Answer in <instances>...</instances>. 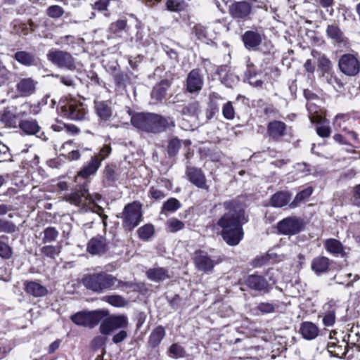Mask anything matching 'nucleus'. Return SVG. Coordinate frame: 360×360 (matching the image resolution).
<instances>
[{
    "label": "nucleus",
    "instance_id": "obj_1",
    "mask_svg": "<svg viewBox=\"0 0 360 360\" xmlns=\"http://www.w3.org/2000/svg\"><path fill=\"white\" fill-rule=\"evenodd\" d=\"M223 214L216 224L220 235L229 245H237L243 238V224L247 222L245 212L233 200L226 201L220 205Z\"/></svg>",
    "mask_w": 360,
    "mask_h": 360
},
{
    "label": "nucleus",
    "instance_id": "obj_2",
    "mask_svg": "<svg viewBox=\"0 0 360 360\" xmlns=\"http://www.w3.org/2000/svg\"><path fill=\"white\" fill-rule=\"evenodd\" d=\"M133 126L142 131L160 133L170 127H174V121L170 117H164L154 113H139L131 117Z\"/></svg>",
    "mask_w": 360,
    "mask_h": 360
},
{
    "label": "nucleus",
    "instance_id": "obj_3",
    "mask_svg": "<svg viewBox=\"0 0 360 360\" xmlns=\"http://www.w3.org/2000/svg\"><path fill=\"white\" fill-rule=\"evenodd\" d=\"M117 279L113 276L101 272L86 275L82 280L83 285L95 292H102L115 284Z\"/></svg>",
    "mask_w": 360,
    "mask_h": 360
},
{
    "label": "nucleus",
    "instance_id": "obj_4",
    "mask_svg": "<svg viewBox=\"0 0 360 360\" xmlns=\"http://www.w3.org/2000/svg\"><path fill=\"white\" fill-rule=\"evenodd\" d=\"M141 205L134 202L127 205L122 213V226L128 231L133 230L142 220Z\"/></svg>",
    "mask_w": 360,
    "mask_h": 360
},
{
    "label": "nucleus",
    "instance_id": "obj_5",
    "mask_svg": "<svg viewBox=\"0 0 360 360\" xmlns=\"http://www.w3.org/2000/svg\"><path fill=\"white\" fill-rule=\"evenodd\" d=\"M107 316L104 310H94L91 311H79L71 316L72 321L77 326L94 328Z\"/></svg>",
    "mask_w": 360,
    "mask_h": 360
},
{
    "label": "nucleus",
    "instance_id": "obj_6",
    "mask_svg": "<svg viewBox=\"0 0 360 360\" xmlns=\"http://www.w3.org/2000/svg\"><path fill=\"white\" fill-rule=\"evenodd\" d=\"M46 56L47 59L52 64L59 68H65L69 70H73L76 68L75 58L67 51L52 49L49 51Z\"/></svg>",
    "mask_w": 360,
    "mask_h": 360
},
{
    "label": "nucleus",
    "instance_id": "obj_7",
    "mask_svg": "<svg viewBox=\"0 0 360 360\" xmlns=\"http://www.w3.org/2000/svg\"><path fill=\"white\" fill-rule=\"evenodd\" d=\"M61 110L64 116L72 120H82L86 115L84 105L74 99L63 101Z\"/></svg>",
    "mask_w": 360,
    "mask_h": 360
},
{
    "label": "nucleus",
    "instance_id": "obj_8",
    "mask_svg": "<svg viewBox=\"0 0 360 360\" xmlns=\"http://www.w3.org/2000/svg\"><path fill=\"white\" fill-rule=\"evenodd\" d=\"M128 326V318L125 315L112 316L105 319L100 326V332L109 335L112 331L125 328Z\"/></svg>",
    "mask_w": 360,
    "mask_h": 360
},
{
    "label": "nucleus",
    "instance_id": "obj_9",
    "mask_svg": "<svg viewBox=\"0 0 360 360\" xmlns=\"http://www.w3.org/2000/svg\"><path fill=\"white\" fill-rule=\"evenodd\" d=\"M339 68L344 74L354 76L359 72L360 61L352 54H345L339 60Z\"/></svg>",
    "mask_w": 360,
    "mask_h": 360
},
{
    "label": "nucleus",
    "instance_id": "obj_10",
    "mask_svg": "<svg viewBox=\"0 0 360 360\" xmlns=\"http://www.w3.org/2000/svg\"><path fill=\"white\" fill-rule=\"evenodd\" d=\"M67 201L78 206L86 207L89 209H91V205H94L95 200L89 193V191L85 185L79 191H77L70 195L67 198Z\"/></svg>",
    "mask_w": 360,
    "mask_h": 360
},
{
    "label": "nucleus",
    "instance_id": "obj_11",
    "mask_svg": "<svg viewBox=\"0 0 360 360\" xmlns=\"http://www.w3.org/2000/svg\"><path fill=\"white\" fill-rule=\"evenodd\" d=\"M38 82L32 77L20 78L16 83V91L20 96L28 97L33 95L37 89Z\"/></svg>",
    "mask_w": 360,
    "mask_h": 360
},
{
    "label": "nucleus",
    "instance_id": "obj_12",
    "mask_svg": "<svg viewBox=\"0 0 360 360\" xmlns=\"http://www.w3.org/2000/svg\"><path fill=\"white\" fill-rule=\"evenodd\" d=\"M278 231L285 235H294L300 231L302 227V222L295 217H288L281 221L278 224Z\"/></svg>",
    "mask_w": 360,
    "mask_h": 360
},
{
    "label": "nucleus",
    "instance_id": "obj_13",
    "mask_svg": "<svg viewBox=\"0 0 360 360\" xmlns=\"http://www.w3.org/2000/svg\"><path fill=\"white\" fill-rule=\"evenodd\" d=\"M193 262L198 270L206 273L211 272L216 264V262L207 253L202 251H196L195 252Z\"/></svg>",
    "mask_w": 360,
    "mask_h": 360
},
{
    "label": "nucleus",
    "instance_id": "obj_14",
    "mask_svg": "<svg viewBox=\"0 0 360 360\" xmlns=\"http://www.w3.org/2000/svg\"><path fill=\"white\" fill-rule=\"evenodd\" d=\"M203 84V77L200 74L198 70H192L188 73L186 79V89L189 93L200 91L202 88Z\"/></svg>",
    "mask_w": 360,
    "mask_h": 360
},
{
    "label": "nucleus",
    "instance_id": "obj_15",
    "mask_svg": "<svg viewBox=\"0 0 360 360\" xmlns=\"http://www.w3.org/2000/svg\"><path fill=\"white\" fill-rule=\"evenodd\" d=\"M107 248L105 238L103 236H97L88 242L86 250L92 255H100L106 252Z\"/></svg>",
    "mask_w": 360,
    "mask_h": 360
},
{
    "label": "nucleus",
    "instance_id": "obj_16",
    "mask_svg": "<svg viewBox=\"0 0 360 360\" xmlns=\"http://www.w3.org/2000/svg\"><path fill=\"white\" fill-rule=\"evenodd\" d=\"M251 5L247 1H236L229 7L230 14L235 18H245L251 13Z\"/></svg>",
    "mask_w": 360,
    "mask_h": 360
},
{
    "label": "nucleus",
    "instance_id": "obj_17",
    "mask_svg": "<svg viewBox=\"0 0 360 360\" xmlns=\"http://www.w3.org/2000/svg\"><path fill=\"white\" fill-rule=\"evenodd\" d=\"M94 108L101 121H108L112 116V110L108 101H95Z\"/></svg>",
    "mask_w": 360,
    "mask_h": 360
},
{
    "label": "nucleus",
    "instance_id": "obj_18",
    "mask_svg": "<svg viewBox=\"0 0 360 360\" xmlns=\"http://www.w3.org/2000/svg\"><path fill=\"white\" fill-rule=\"evenodd\" d=\"M324 316L323 323L327 327L333 326L335 322V312L338 308L337 302L330 300L323 305Z\"/></svg>",
    "mask_w": 360,
    "mask_h": 360
},
{
    "label": "nucleus",
    "instance_id": "obj_19",
    "mask_svg": "<svg viewBox=\"0 0 360 360\" xmlns=\"http://www.w3.org/2000/svg\"><path fill=\"white\" fill-rule=\"evenodd\" d=\"M245 284L251 289L257 291H266L268 290V283L266 279L259 275L252 274L247 277Z\"/></svg>",
    "mask_w": 360,
    "mask_h": 360
},
{
    "label": "nucleus",
    "instance_id": "obj_20",
    "mask_svg": "<svg viewBox=\"0 0 360 360\" xmlns=\"http://www.w3.org/2000/svg\"><path fill=\"white\" fill-rule=\"evenodd\" d=\"M242 39L245 48L249 50H255L262 40L261 34L254 31H246L243 34Z\"/></svg>",
    "mask_w": 360,
    "mask_h": 360
},
{
    "label": "nucleus",
    "instance_id": "obj_21",
    "mask_svg": "<svg viewBox=\"0 0 360 360\" xmlns=\"http://www.w3.org/2000/svg\"><path fill=\"white\" fill-rule=\"evenodd\" d=\"M324 248L330 254L342 257L346 255L345 248L342 243L335 238L326 239L323 243Z\"/></svg>",
    "mask_w": 360,
    "mask_h": 360
},
{
    "label": "nucleus",
    "instance_id": "obj_22",
    "mask_svg": "<svg viewBox=\"0 0 360 360\" xmlns=\"http://www.w3.org/2000/svg\"><path fill=\"white\" fill-rule=\"evenodd\" d=\"M24 286L27 293L36 297H44L48 293L47 288L37 281H25Z\"/></svg>",
    "mask_w": 360,
    "mask_h": 360
},
{
    "label": "nucleus",
    "instance_id": "obj_23",
    "mask_svg": "<svg viewBox=\"0 0 360 360\" xmlns=\"http://www.w3.org/2000/svg\"><path fill=\"white\" fill-rule=\"evenodd\" d=\"M101 160L98 156H92L89 163L84 166L78 172V176L87 178L89 176L94 175L101 166Z\"/></svg>",
    "mask_w": 360,
    "mask_h": 360
},
{
    "label": "nucleus",
    "instance_id": "obj_24",
    "mask_svg": "<svg viewBox=\"0 0 360 360\" xmlns=\"http://www.w3.org/2000/svg\"><path fill=\"white\" fill-rule=\"evenodd\" d=\"M330 264V261L328 257L319 256L312 259L311 268L316 275H320L328 271Z\"/></svg>",
    "mask_w": 360,
    "mask_h": 360
},
{
    "label": "nucleus",
    "instance_id": "obj_25",
    "mask_svg": "<svg viewBox=\"0 0 360 360\" xmlns=\"http://www.w3.org/2000/svg\"><path fill=\"white\" fill-rule=\"evenodd\" d=\"M189 180L197 187L207 189L206 179L201 170L196 168H189L187 172Z\"/></svg>",
    "mask_w": 360,
    "mask_h": 360
},
{
    "label": "nucleus",
    "instance_id": "obj_26",
    "mask_svg": "<svg viewBox=\"0 0 360 360\" xmlns=\"http://www.w3.org/2000/svg\"><path fill=\"white\" fill-rule=\"evenodd\" d=\"M286 125L280 121H274L269 123L267 131L270 137L275 140L279 139L285 134Z\"/></svg>",
    "mask_w": 360,
    "mask_h": 360
},
{
    "label": "nucleus",
    "instance_id": "obj_27",
    "mask_svg": "<svg viewBox=\"0 0 360 360\" xmlns=\"http://www.w3.org/2000/svg\"><path fill=\"white\" fill-rule=\"evenodd\" d=\"M300 331L302 337L309 340L315 339L319 333V328L316 325L309 321L303 322L301 324Z\"/></svg>",
    "mask_w": 360,
    "mask_h": 360
},
{
    "label": "nucleus",
    "instance_id": "obj_28",
    "mask_svg": "<svg viewBox=\"0 0 360 360\" xmlns=\"http://www.w3.org/2000/svg\"><path fill=\"white\" fill-rule=\"evenodd\" d=\"M146 274L148 278L154 282L162 281L169 277L167 270L162 267L149 269Z\"/></svg>",
    "mask_w": 360,
    "mask_h": 360
},
{
    "label": "nucleus",
    "instance_id": "obj_29",
    "mask_svg": "<svg viewBox=\"0 0 360 360\" xmlns=\"http://www.w3.org/2000/svg\"><path fill=\"white\" fill-rule=\"evenodd\" d=\"M165 335V330L162 326L156 327L150 333L148 338V345L155 348L160 345Z\"/></svg>",
    "mask_w": 360,
    "mask_h": 360
},
{
    "label": "nucleus",
    "instance_id": "obj_30",
    "mask_svg": "<svg viewBox=\"0 0 360 360\" xmlns=\"http://www.w3.org/2000/svg\"><path fill=\"white\" fill-rule=\"evenodd\" d=\"M168 87L169 83L167 81H163L154 86L151 92L152 99L155 100V102L162 101L166 96Z\"/></svg>",
    "mask_w": 360,
    "mask_h": 360
},
{
    "label": "nucleus",
    "instance_id": "obj_31",
    "mask_svg": "<svg viewBox=\"0 0 360 360\" xmlns=\"http://www.w3.org/2000/svg\"><path fill=\"white\" fill-rule=\"evenodd\" d=\"M327 36L335 43H343L345 37L341 30L336 25H330L326 29Z\"/></svg>",
    "mask_w": 360,
    "mask_h": 360
},
{
    "label": "nucleus",
    "instance_id": "obj_32",
    "mask_svg": "<svg viewBox=\"0 0 360 360\" xmlns=\"http://www.w3.org/2000/svg\"><path fill=\"white\" fill-rule=\"evenodd\" d=\"M20 128L27 134H37L40 127L36 120H22L19 123Z\"/></svg>",
    "mask_w": 360,
    "mask_h": 360
},
{
    "label": "nucleus",
    "instance_id": "obj_33",
    "mask_svg": "<svg viewBox=\"0 0 360 360\" xmlns=\"http://www.w3.org/2000/svg\"><path fill=\"white\" fill-rule=\"evenodd\" d=\"M290 199V195L286 192L275 193L271 199V204L275 207H282L288 204Z\"/></svg>",
    "mask_w": 360,
    "mask_h": 360
},
{
    "label": "nucleus",
    "instance_id": "obj_34",
    "mask_svg": "<svg viewBox=\"0 0 360 360\" xmlns=\"http://www.w3.org/2000/svg\"><path fill=\"white\" fill-rule=\"evenodd\" d=\"M15 59L20 64L30 66L34 63V56L26 51H18L15 53Z\"/></svg>",
    "mask_w": 360,
    "mask_h": 360
},
{
    "label": "nucleus",
    "instance_id": "obj_35",
    "mask_svg": "<svg viewBox=\"0 0 360 360\" xmlns=\"http://www.w3.org/2000/svg\"><path fill=\"white\" fill-rule=\"evenodd\" d=\"M61 248V245H44L40 249V252L43 256L53 259L59 255Z\"/></svg>",
    "mask_w": 360,
    "mask_h": 360
},
{
    "label": "nucleus",
    "instance_id": "obj_36",
    "mask_svg": "<svg viewBox=\"0 0 360 360\" xmlns=\"http://www.w3.org/2000/svg\"><path fill=\"white\" fill-rule=\"evenodd\" d=\"M42 242L44 243H50L56 241L59 232L53 226H49L43 231Z\"/></svg>",
    "mask_w": 360,
    "mask_h": 360
},
{
    "label": "nucleus",
    "instance_id": "obj_37",
    "mask_svg": "<svg viewBox=\"0 0 360 360\" xmlns=\"http://www.w3.org/2000/svg\"><path fill=\"white\" fill-rule=\"evenodd\" d=\"M199 111V103L197 102H193L188 103L187 105L184 106L181 110V113L185 117H195L198 116Z\"/></svg>",
    "mask_w": 360,
    "mask_h": 360
},
{
    "label": "nucleus",
    "instance_id": "obj_38",
    "mask_svg": "<svg viewBox=\"0 0 360 360\" xmlns=\"http://www.w3.org/2000/svg\"><path fill=\"white\" fill-rule=\"evenodd\" d=\"M154 226L152 224H148L140 227L137 230V233L141 240H147L154 234Z\"/></svg>",
    "mask_w": 360,
    "mask_h": 360
},
{
    "label": "nucleus",
    "instance_id": "obj_39",
    "mask_svg": "<svg viewBox=\"0 0 360 360\" xmlns=\"http://www.w3.org/2000/svg\"><path fill=\"white\" fill-rule=\"evenodd\" d=\"M16 115L11 110H5L0 117V120L10 127L16 124Z\"/></svg>",
    "mask_w": 360,
    "mask_h": 360
},
{
    "label": "nucleus",
    "instance_id": "obj_40",
    "mask_svg": "<svg viewBox=\"0 0 360 360\" xmlns=\"http://www.w3.org/2000/svg\"><path fill=\"white\" fill-rule=\"evenodd\" d=\"M166 5L167 9L170 11H180L187 6L184 0H167Z\"/></svg>",
    "mask_w": 360,
    "mask_h": 360
},
{
    "label": "nucleus",
    "instance_id": "obj_41",
    "mask_svg": "<svg viewBox=\"0 0 360 360\" xmlns=\"http://www.w3.org/2000/svg\"><path fill=\"white\" fill-rule=\"evenodd\" d=\"M313 192V189L311 187H308L304 190H302L301 192L298 193L293 202L291 203L292 207H296L298 205L299 203L302 202L304 200L309 197Z\"/></svg>",
    "mask_w": 360,
    "mask_h": 360
},
{
    "label": "nucleus",
    "instance_id": "obj_42",
    "mask_svg": "<svg viewBox=\"0 0 360 360\" xmlns=\"http://www.w3.org/2000/svg\"><path fill=\"white\" fill-rule=\"evenodd\" d=\"M65 13L64 9L58 5H52L47 8L46 14L54 19L60 18Z\"/></svg>",
    "mask_w": 360,
    "mask_h": 360
},
{
    "label": "nucleus",
    "instance_id": "obj_43",
    "mask_svg": "<svg viewBox=\"0 0 360 360\" xmlns=\"http://www.w3.org/2000/svg\"><path fill=\"white\" fill-rule=\"evenodd\" d=\"M167 229L170 232H176L184 227V224L177 219H170L166 224Z\"/></svg>",
    "mask_w": 360,
    "mask_h": 360
},
{
    "label": "nucleus",
    "instance_id": "obj_44",
    "mask_svg": "<svg viewBox=\"0 0 360 360\" xmlns=\"http://www.w3.org/2000/svg\"><path fill=\"white\" fill-rule=\"evenodd\" d=\"M181 148V141L177 138L172 139L167 146V151L170 156H174L177 154L179 148Z\"/></svg>",
    "mask_w": 360,
    "mask_h": 360
},
{
    "label": "nucleus",
    "instance_id": "obj_45",
    "mask_svg": "<svg viewBox=\"0 0 360 360\" xmlns=\"http://www.w3.org/2000/svg\"><path fill=\"white\" fill-rule=\"evenodd\" d=\"M181 207L178 200L172 198L167 200L163 205V210L168 212H175Z\"/></svg>",
    "mask_w": 360,
    "mask_h": 360
},
{
    "label": "nucleus",
    "instance_id": "obj_46",
    "mask_svg": "<svg viewBox=\"0 0 360 360\" xmlns=\"http://www.w3.org/2000/svg\"><path fill=\"white\" fill-rule=\"evenodd\" d=\"M106 301L116 307H124L126 304L125 300L120 295H110L105 298Z\"/></svg>",
    "mask_w": 360,
    "mask_h": 360
},
{
    "label": "nucleus",
    "instance_id": "obj_47",
    "mask_svg": "<svg viewBox=\"0 0 360 360\" xmlns=\"http://www.w3.org/2000/svg\"><path fill=\"white\" fill-rule=\"evenodd\" d=\"M222 114L224 118L227 120H233L235 117V110L232 103L229 101L223 105Z\"/></svg>",
    "mask_w": 360,
    "mask_h": 360
},
{
    "label": "nucleus",
    "instance_id": "obj_48",
    "mask_svg": "<svg viewBox=\"0 0 360 360\" xmlns=\"http://www.w3.org/2000/svg\"><path fill=\"white\" fill-rule=\"evenodd\" d=\"M193 32L199 39H208L209 37L207 35L206 28L202 25H195L193 27Z\"/></svg>",
    "mask_w": 360,
    "mask_h": 360
},
{
    "label": "nucleus",
    "instance_id": "obj_49",
    "mask_svg": "<svg viewBox=\"0 0 360 360\" xmlns=\"http://www.w3.org/2000/svg\"><path fill=\"white\" fill-rule=\"evenodd\" d=\"M173 357L180 358L184 356L185 351L184 348L178 344H172L169 349Z\"/></svg>",
    "mask_w": 360,
    "mask_h": 360
},
{
    "label": "nucleus",
    "instance_id": "obj_50",
    "mask_svg": "<svg viewBox=\"0 0 360 360\" xmlns=\"http://www.w3.org/2000/svg\"><path fill=\"white\" fill-rule=\"evenodd\" d=\"M16 230V226L11 222L0 219V231L6 233H13Z\"/></svg>",
    "mask_w": 360,
    "mask_h": 360
},
{
    "label": "nucleus",
    "instance_id": "obj_51",
    "mask_svg": "<svg viewBox=\"0 0 360 360\" xmlns=\"http://www.w3.org/2000/svg\"><path fill=\"white\" fill-rule=\"evenodd\" d=\"M278 307V306L269 303V302H262L258 304L257 309L262 313H272L275 311V309Z\"/></svg>",
    "mask_w": 360,
    "mask_h": 360
},
{
    "label": "nucleus",
    "instance_id": "obj_52",
    "mask_svg": "<svg viewBox=\"0 0 360 360\" xmlns=\"http://www.w3.org/2000/svg\"><path fill=\"white\" fill-rule=\"evenodd\" d=\"M11 256V248L6 243L0 240V257L4 259H9Z\"/></svg>",
    "mask_w": 360,
    "mask_h": 360
},
{
    "label": "nucleus",
    "instance_id": "obj_53",
    "mask_svg": "<svg viewBox=\"0 0 360 360\" xmlns=\"http://www.w3.org/2000/svg\"><path fill=\"white\" fill-rule=\"evenodd\" d=\"M110 0H93L91 7L94 10L103 11L107 10Z\"/></svg>",
    "mask_w": 360,
    "mask_h": 360
},
{
    "label": "nucleus",
    "instance_id": "obj_54",
    "mask_svg": "<svg viewBox=\"0 0 360 360\" xmlns=\"http://www.w3.org/2000/svg\"><path fill=\"white\" fill-rule=\"evenodd\" d=\"M319 67L325 72H328L331 68V63L325 56H319L318 59Z\"/></svg>",
    "mask_w": 360,
    "mask_h": 360
},
{
    "label": "nucleus",
    "instance_id": "obj_55",
    "mask_svg": "<svg viewBox=\"0 0 360 360\" xmlns=\"http://www.w3.org/2000/svg\"><path fill=\"white\" fill-rule=\"evenodd\" d=\"M316 132L321 137H328L331 131L329 126L321 125L316 128Z\"/></svg>",
    "mask_w": 360,
    "mask_h": 360
},
{
    "label": "nucleus",
    "instance_id": "obj_56",
    "mask_svg": "<svg viewBox=\"0 0 360 360\" xmlns=\"http://www.w3.org/2000/svg\"><path fill=\"white\" fill-rule=\"evenodd\" d=\"M127 26V22L124 20H119L111 25V30L117 32L123 30Z\"/></svg>",
    "mask_w": 360,
    "mask_h": 360
},
{
    "label": "nucleus",
    "instance_id": "obj_57",
    "mask_svg": "<svg viewBox=\"0 0 360 360\" xmlns=\"http://www.w3.org/2000/svg\"><path fill=\"white\" fill-rule=\"evenodd\" d=\"M111 152V148L110 146L105 145L104 146L99 152L98 155H97L99 158V160L101 162L103 160H105L110 153Z\"/></svg>",
    "mask_w": 360,
    "mask_h": 360
},
{
    "label": "nucleus",
    "instance_id": "obj_58",
    "mask_svg": "<svg viewBox=\"0 0 360 360\" xmlns=\"http://www.w3.org/2000/svg\"><path fill=\"white\" fill-rule=\"evenodd\" d=\"M127 337V333L125 330H122L112 337V341L114 343L117 344L122 342Z\"/></svg>",
    "mask_w": 360,
    "mask_h": 360
},
{
    "label": "nucleus",
    "instance_id": "obj_59",
    "mask_svg": "<svg viewBox=\"0 0 360 360\" xmlns=\"http://www.w3.org/2000/svg\"><path fill=\"white\" fill-rule=\"evenodd\" d=\"M150 193L151 197L156 200L162 199L165 197V194L160 190L152 187L150 189Z\"/></svg>",
    "mask_w": 360,
    "mask_h": 360
},
{
    "label": "nucleus",
    "instance_id": "obj_60",
    "mask_svg": "<svg viewBox=\"0 0 360 360\" xmlns=\"http://www.w3.org/2000/svg\"><path fill=\"white\" fill-rule=\"evenodd\" d=\"M56 77H59L60 82L67 86H74V80L70 76H59L55 75Z\"/></svg>",
    "mask_w": 360,
    "mask_h": 360
},
{
    "label": "nucleus",
    "instance_id": "obj_61",
    "mask_svg": "<svg viewBox=\"0 0 360 360\" xmlns=\"http://www.w3.org/2000/svg\"><path fill=\"white\" fill-rule=\"evenodd\" d=\"M304 68L306 71L310 73H313L315 70V66L313 65L310 59L306 60L305 63L304 64Z\"/></svg>",
    "mask_w": 360,
    "mask_h": 360
},
{
    "label": "nucleus",
    "instance_id": "obj_62",
    "mask_svg": "<svg viewBox=\"0 0 360 360\" xmlns=\"http://www.w3.org/2000/svg\"><path fill=\"white\" fill-rule=\"evenodd\" d=\"M81 155L79 150H72L68 155V159L69 160H77L79 159Z\"/></svg>",
    "mask_w": 360,
    "mask_h": 360
},
{
    "label": "nucleus",
    "instance_id": "obj_63",
    "mask_svg": "<svg viewBox=\"0 0 360 360\" xmlns=\"http://www.w3.org/2000/svg\"><path fill=\"white\" fill-rule=\"evenodd\" d=\"M30 108V105L28 103H24L22 104L21 106H20V110L19 112H17V117H23L25 116V115H27V109H28Z\"/></svg>",
    "mask_w": 360,
    "mask_h": 360
},
{
    "label": "nucleus",
    "instance_id": "obj_64",
    "mask_svg": "<svg viewBox=\"0 0 360 360\" xmlns=\"http://www.w3.org/2000/svg\"><path fill=\"white\" fill-rule=\"evenodd\" d=\"M59 346H60L59 340L53 342L49 346V352L50 354L53 353L56 349H58Z\"/></svg>",
    "mask_w": 360,
    "mask_h": 360
}]
</instances>
